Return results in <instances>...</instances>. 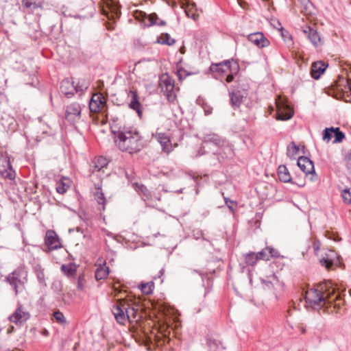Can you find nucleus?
<instances>
[{
  "label": "nucleus",
  "instance_id": "nucleus-33",
  "mask_svg": "<svg viewBox=\"0 0 351 351\" xmlns=\"http://www.w3.org/2000/svg\"><path fill=\"white\" fill-rule=\"evenodd\" d=\"M34 271L39 283L43 287H46L47 283L45 282V275L44 272V269L42 267V266L40 265H36L34 267Z\"/></svg>",
  "mask_w": 351,
  "mask_h": 351
},
{
  "label": "nucleus",
  "instance_id": "nucleus-15",
  "mask_svg": "<svg viewBox=\"0 0 351 351\" xmlns=\"http://www.w3.org/2000/svg\"><path fill=\"white\" fill-rule=\"evenodd\" d=\"M81 106L77 103H73L68 105L65 110V118L71 122L78 119L81 114Z\"/></svg>",
  "mask_w": 351,
  "mask_h": 351
},
{
  "label": "nucleus",
  "instance_id": "nucleus-43",
  "mask_svg": "<svg viewBox=\"0 0 351 351\" xmlns=\"http://www.w3.org/2000/svg\"><path fill=\"white\" fill-rule=\"evenodd\" d=\"M207 343L210 351H217L221 344L219 340L215 339H208Z\"/></svg>",
  "mask_w": 351,
  "mask_h": 351
},
{
  "label": "nucleus",
  "instance_id": "nucleus-3",
  "mask_svg": "<svg viewBox=\"0 0 351 351\" xmlns=\"http://www.w3.org/2000/svg\"><path fill=\"white\" fill-rule=\"evenodd\" d=\"M27 276L25 267H19L7 277V282L14 288L16 294L24 289L25 284L27 282Z\"/></svg>",
  "mask_w": 351,
  "mask_h": 351
},
{
  "label": "nucleus",
  "instance_id": "nucleus-37",
  "mask_svg": "<svg viewBox=\"0 0 351 351\" xmlns=\"http://www.w3.org/2000/svg\"><path fill=\"white\" fill-rule=\"evenodd\" d=\"M76 266L74 264L62 265L61 266L62 271L67 276H73L76 272Z\"/></svg>",
  "mask_w": 351,
  "mask_h": 351
},
{
  "label": "nucleus",
  "instance_id": "nucleus-60",
  "mask_svg": "<svg viewBox=\"0 0 351 351\" xmlns=\"http://www.w3.org/2000/svg\"><path fill=\"white\" fill-rule=\"evenodd\" d=\"M156 199L158 200V201H160L161 199V197H160V195H158V196H156L155 197Z\"/></svg>",
  "mask_w": 351,
  "mask_h": 351
},
{
  "label": "nucleus",
  "instance_id": "nucleus-57",
  "mask_svg": "<svg viewBox=\"0 0 351 351\" xmlns=\"http://www.w3.org/2000/svg\"><path fill=\"white\" fill-rule=\"evenodd\" d=\"M298 329L302 334H305L306 332V330L303 325H299L298 326Z\"/></svg>",
  "mask_w": 351,
  "mask_h": 351
},
{
  "label": "nucleus",
  "instance_id": "nucleus-23",
  "mask_svg": "<svg viewBox=\"0 0 351 351\" xmlns=\"http://www.w3.org/2000/svg\"><path fill=\"white\" fill-rule=\"evenodd\" d=\"M219 151L213 149L215 154H217L223 160L232 158L234 156V149L232 145L226 143L223 141V145L221 147Z\"/></svg>",
  "mask_w": 351,
  "mask_h": 351
},
{
  "label": "nucleus",
  "instance_id": "nucleus-5",
  "mask_svg": "<svg viewBox=\"0 0 351 351\" xmlns=\"http://www.w3.org/2000/svg\"><path fill=\"white\" fill-rule=\"evenodd\" d=\"M210 70L213 73L219 74L228 72L237 73L239 66L237 62L228 60L219 63H213L210 66Z\"/></svg>",
  "mask_w": 351,
  "mask_h": 351
},
{
  "label": "nucleus",
  "instance_id": "nucleus-41",
  "mask_svg": "<svg viewBox=\"0 0 351 351\" xmlns=\"http://www.w3.org/2000/svg\"><path fill=\"white\" fill-rule=\"evenodd\" d=\"M299 152V147L295 144L294 142L291 143L287 147V154L289 158L294 157Z\"/></svg>",
  "mask_w": 351,
  "mask_h": 351
},
{
  "label": "nucleus",
  "instance_id": "nucleus-55",
  "mask_svg": "<svg viewBox=\"0 0 351 351\" xmlns=\"http://www.w3.org/2000/svg\"><path fill=\"white\" fill-rule=\"evenodd\" d=\"M234 74H235L234 73H230V74H228L226 78V82L228 83H230L231 82L233 81L234 80Z\"/></svg>",
  "mask_w": 351,
  "mask_h": 351
},
{
  "label": "nucleus",
  "instance_id": "nucleus-6",
  "mask_svg": "<svg viewBox=\"0 0 351 351\" xmlns=\"http://www.w3.org/2000/svg\"><path fill=\"white\" fill-rule=\"evenodd\" d=\"M89 108L92 112L106 114L107 104L105 97L100 93L93 94L89 102Z\"/></svg>",
  "mask_w": 351,
  "mask_h": 351
},
{
  "label": "nucleus",
  "instance_id": "nucleus-53",
  "mask_svg": "<svg viewBox=\"0 0 351 351\" xmlns=\"http://www.w3.org/2000/svg\"><path fill=\"white\" fill-rule=\"evenodd\" d=\"M177 73H178V78L180 80H182L187 75L185 70L182 68H180L178 69Z\"/></svg>",
  "mask_w": 351,
  "mask_h": 351
},
{
  "label": "nucleus",
  "instance_id": "nucleus-20",
  "mask_svg": "<svg viewBox=\"0 0 351 351\" xmlns=\"http://www.w3.org/2000/svg\"><path fill=\"white\" fill-rule=\"evenodd\" d=\"M297 165L306 175L315 173L313 162L308 157L300 156L298 160Z\"/></svg>",
  "mask_w": 351,
  "mask_h": 351
},
{
  "label": "nucleus",
  "instance_id": "nucleus-27",
  "mask_svg": "<svg viewBox=\"0 0 351 351\" xmlns=\"http://www.w3.org/2000/svg\"><path fill=\"white\" fill-rule=\"evenodd\" d=\"M1 123L8 131L14 132L16 129V121L9 114H5L1 117Z\"/></svg>",
  "mask_w": 351,
  "mask_h": 351
},
{
  "label": "nucleus",
  "instance_id": "nucleus-2",
  "mask_svg": "<svg viewBox=\"0 0 351 351\" xmlns=\"http://www.w3.org/2000/svg\"><path fill=\"white\" fill-rule=\"evenodd\" d=\"M114 143L122 152L137 153L143 147V141L138 130L130 126L121 128L114 132Z\"/></svg>",
  "mask_w": 351,
  "mask_h": 351
},
{
  "label": "nucleus",
  "instance_id": "nucleus-11",
  "mask_svg": "<svg viewBox=\"0 0 351 351\" xmlns=\"http://www.w3.org/2000/svg\"><path fill=\"white\" fill-rule=\"evenodd\" d=\"M45 0H22L23 11L26 14H34L36 11L43 10Z\"/></svg>",
  "mask_w": 351,
  "mask_h": 351
},
{
  "label": "nucleus",
  "instance_id": "nucleus-49",
  "mask_svg": "<svg viewBox=\"0 0 351 351\" xmlns=\"http://www.w3.org/2000/svg\"><path fill=\"white\" fill-rule=\"evenodd\" d=\"M300 5L303 8L302 12H304L305 14H308L307 10L308 8L311 5V3L309 0H298Z\"/></svg>",
  "mask_w": 351,
  "mask_h": 351
},
{
  "label": "nucleus",
  "instance_id": "nucleus-14",
  "mask_svg": "<svg viewBox=\"0 0 351 351\" xmlns=\"http://www.w3.org/2000/svg\"><path fill=\"white\" fill-rule=\"evenodd\" d=\"M29 317V313L21 305H19L14 313L10 316L9 319L11 322L21 325L26 322Z\"/></svg>",
  "mask_w": 351,
  "mask_h": 351
},
{
  "label": "nucleus",
  "instance_id": "nucleus-34",
  "mask_svg": "<svg viewBox=\"0 0 351 351\" xmlns=\"http://www.w3.org/2000/svg\"><path fill=\"white\" fill-rule=\"evenodd\" d=\"M244 262L246 265L254 266L259 260L257 253L249 252L243 255Z\"/></svg>",
  "mask_w": 351,
  "mask_h": 351
},
{
  "label": "nucleus",
  "instance_id": "nucleus-44",
  "mask_svg": "<svg viewBox=\"0 0 351 351\" xmlns=\"http://www.w3.org/2000/svg\"><path fill=\"white\" fill-rule=\"evenodd\" d=\"M334 132L333 135L335 136V139L333 141V143H340L343 141V139L345 138V134L340 131L339 128H334Z\"/></svg>",
  "mask_w": 351,
  "mask_h": 351
},
{
  "label": "nucleus",
  "instance_id": "nucleus-47",
  "mask_svg": "<svg viewBox=\"0 0 351 351\" xmlns=\"http://www.w3.org/2000/svg\"><path fill=\"white\" fill-rule=\"evenodd\" d=\"M86 287V280L84 275L81 274L79 276L77 282V289L80 291H84Z\"/></svg>",
  "mask_w": 351,
  "mask_h": 351
},
{
  "label": "nucleus",
  "instance_id": "nucleus-61",
  "mask_svg": "<svg viewBox=\"0 0 351 351\" xmlns=\"http://www.w3.org/2000/svg\"><path fill=\"white\" fill-rule=\"evenodd\" d=\"M271 278H272L274 280L276 278L275 276L273 274Z\"/></svg>",
  "mask_w": 351,
  "mask_h": 351
},
{
  "label": "nucleus",
  "instance_id": "nucleus-50",
  "mask_svg": "<svg viewBox=\"0 0 351 351\" xmlns=\"http://www.w3.org/2000/svg\"><path fill=\"white\" fill-rule=\"evenodd\" d=\"M224 201L228 208L232 212H234V206L237 205V202L235 201L231 200L228 197H224Z\"/></svg>",
  "mask_w": 351,
  "mask_h": 351
},
{
  "label": "nucleus",
  "instance_id": "nucleus-1",
  "mask_svg": "<svg viewBox=\"0 0 351 351\" xmlns=\"http://www.w3.org/2000/svg\"><path fill=\"white\" fill-rule=\"evenodd\" d=\"M306 306L313 309L325 308L328 313H338L344 304L341 293L332 282L327 281L306 291Z\"/></svg>",
  "mask_w": 351,
  "mask_h": 351
},
{
  "label": "nucleus",
  "instance_id": "nucleus-46",
  "mask_svg": "<svg viewBox=\"0 0 351 351\" xmlns=\"http://www.w3.org/2000/svg\"><path fill=\"white\" fill-rule=\"evenodd\" d=\"M257 254H258V257L259 260H263V261L270 260L267 247L263 249L261 252H258Z\"/></svg>",
  "mask_w": 351,
  "mask_h": 351
},
{
  "label": "nucleus",
  "instance_id": "nucleus-42",
  "mask_svg": "<svg viewBox=\"0 0 351 351\" xmlns=\"http://www.w3.org/2000/svg\"><path fill=\"white\" fill-rule=\"evenodd\" d=\"M53 315L55 320L58 323H59L62 325H64L66 324V320L64 315L60 311H55L53 313Z\"/></svg>",
  "mask_w": 351,
  "mask_h": 351
},
{
  "label": "nucleus",
  "instance_id": "nucleus-9",
  "mask_svg": "<svg viewBox=\"0 0 351 351\" xmlns=\"http://www.w3.org/2000/svg\"><path fill=\"white\" fill-rule=\"evenodd\" d=\"M100 7L102 14L110 20H115L119 17V8L111 0H101Z\"/></svg>",
  "mask_w": 351,
  "mask_h": 351
},
{
  "label": "nucleus",
  "instance_id": "nucleus-59",
  "mask_svg": "<svg viewBox=\"0 0 351 351\" xmlns=\"http://www.w3.org/2000/svg\"><path fill=\"white\" fill-rule=\"evenodd\" d=\"M263 283L265 284V285L269 288L271 285V280H269V281H266V280H263Z\"/></svg>",
  "mask_w": 351,
  "mask_h": 351
},
{
  "label": "nucleus",
  "instance_id": "nucleus-58",
  "mask_svg": "<svg viewBox=\"0 0 351 351\" xmlns=\"http://www.w3.org/2000/svg\"><path fill=\"white\" fill-rule=\"evenodd\" d=\"M346 83H347V87L349 89V91L350 92V94H351V78L349 77L347 80Z\"/></svg>",
  "mask_w": 351,
  "mask_h": 351
},
{
  "label": "nucleus",
  "instance_id": "nucleus-48",
  "mask_svg": "<svg viewBox=\"0 0 351 351\" xmlns=\"http://www.w3.org/2000/svg\"><path fill=\"white\" fill-rule=\"evenodd\" d=\"M342 198L346 204L351 203V193L348 189H344L342 191Z\"/></svg>",
  "mask_w": 351,
  "mask_h": 351
},
{
  "label": "nucleus",
  "instance_id": "nucleus-22",
  "mask_svg": "<svg viewBox=\"0 0 351 351\" xmlns=\"http://www.w3.org/2000/svg\"><path fill=\"white\" fill-rule=\"evenodd\" d=\"M248 40L258 47H267L270 43L269 40L261 32L250 34L248 36Z\"/></svg>",
  "mask_w": 351,
  "mask_h": 351
},
{
  "label": "nucleus",
  "instance_id": "nucleus-25",
  "mask_svg": "<svg viewBox=\"0 0 351 351\" xmlns=\"http://www.w3.org/2000/svg\"><path fill=\"white\" fill-rule=\"evenodd\" d=\"M336 258H338L337 253L333 250H328L325 256L320 259L319 262L322 265L329 269L335 264Z\"/></svg>",
  "mask_w": 351,
  "mask_h": 351
},
{
  "label": "nucleus",
  "instance_id": "nucleus-40",
  "mask_svg": "<svg viewBox=\"0 0 351 351\" xmlns=\"http://www.w3.org/2000/svg\"><path fill=\"white\" fill-rule=\"evenodd\" d=\"M150 25H156L159 26H163L166 24L165 21L160 19L157 14L155 13L151 14L148 16Z\"/></svg>",
  "mask_w": 351,
  "mask_h": 351
},
{
  "label": "nucleus",
  "instance_id": "nucleus-24",
  "mask_svg": "<svg viewBox=\"0 0 351 351\" xmlns=\"http://www.w3.org/2000/svg\"><path fill=\"white\" fill-rule=\"evenodd\" d=\"M328 64L324 62L317 61L314 62L311 69V75L313 78L317 80L324 73Z\"/></svg>",
  "mask_w": 351,
  "mask_h": 351
},
{
  "label": "nucleus",
  "instance_id": "nucleus-21",
  "mask_svg": "<svg viewBox=\"0 0 351 351\" xmlns=\"http://www.w3.org/2000/svg\"><path fill=\"white\" fill-rule=\"evenodd\" d=\"M303 33L307 36L314 47H317L322 45V40L316 29L306 26L303 29Z\"/></svg>",
  "mask_w": 351,
  "mask_h": 351
},
{
  "label": "nucleus",
  "instance_id": "nucleus-26",
  "mask_svg": "<svg viewBox=\"0 0 351 351\" xmlns=\"http://www.w3.org/2000/svg\"><path fill=\"white\" fill-rule=\"evenodd\" d=\"M247 89H243V93L239 90H235L230 93L231 104L233 106L239 107L243 102V98L246 96V91Z\"/></svg>",
  "mask_w": 351,
  "mask_h": 351
},
{
  "label": "nucleus",
  "instance_id": "nucleus-62",
  "mask_svg": "<svg viewBox=\"0 0 351 351\" xmlns=\"http://www.w3.org/2000/svg\"><path fill=\"white\" fill-rule=\"evenodd\" d=\"M349 158H350V159H351V150H350V152L349 153Z\"/></svg>",
  "mask_w": 351,
  "mask_h": 351
},
{
  "label": "nucleus",
  "instance_id": "nucleus-38",
  "mask_svg": "<svg viewBox=\"0 0 351 351\" xmlns=\"http://www.w3.org/2000/svg\"><path fill=\"white\" fill-rule=\"evenodd\" d=\"M96 191L94 193L95 197L99 204L103 206V208L104 209V206L106 204V198L104 197V194L101 191V188L100 186H97L95 188Z\"/></svg>",
  "mask_w": 351,
  "mask_h": 351
},
{
  "label": "nucleus",
  "instance_id": "nucleus-16",
  "mask_svg": "<svg viewBox=\"0 0 351 351\" xmlns=\"http://www.w3.org/2000/svg\"><path fill=\"white\" fill-rule=\"evenodd\" d=\"M155 137L160 144L162 152L167 154L172 152L173 146L170 137L168 135L162 132H156Z\"/></svg>",
  "mask_w": 351,
  "mask_h": 351
},
{
  "label": "nucleus",
  "instance_id": "nucleus-29",
  "mask_svg": "<svg viewBox=\"0 0 351 351\" xmlns=\"http://www.w3.org/2000/svg\"><path fill=\"white\" fill-rule=\"evenodd\" d=\"M278 178L281 182H290L291 180V176L285 165H280L278 168Z\"/></svg>",
  "mask_w": 351,
  "mask_h": 351
},
{
  "label": "nucleus",
  "instance_id": "nucleus-52",
  "mask_svg": "<svg viewBox=\"0 0 351 351\" xmlns=\"http://www.w3.org/2000/svg\"><path fill=\"white\" fill-rule=\"evenodd\" d=\"M139 342L143 343L145 346H147L149 344V343L152 342V337L146 335L145 333H143V337H142V339L138 340Z\"/></svg>",
  "mask_w": 351,
  "mask_h": 351
},
{
  "label": "nucleus",
  "instance_id": "nucleus-45",
  "mask_svg": "<svg viewBox=\"0 0 351 351\" xmlns=\"http://www.w3.org/2000/svg\"><path fill=\"white\" fill-rule=\"evenodd\" d=\"M334 131V128L332 127L330 128H326L323 132V140L324 141L329 142L333 136Z\"/></svg>",
  "mask_w": 351,
  "mask_h": 351
},
{
  "label": "nucleus",
  "instance_id": "nucleus-17",
  "mask_svg": "<svg viewBox=\"0 0 351 351\" xmlns=\"http://www.w3.org/2000/svg\"><path fill=\"white\" fill-rule=\"evenodd\" d=\"M128 97L130 98V102L129 104V107L135 110L138 117H141L142 116V105L139 101L138 96L136 90L132 88L130 89L128 93Z\"/></svg>",
  "mask_w": 351,
  "mask_h": 351
},
{
  "label": "nucleus",
  "instance_id": "nucleus-10",
  "mask_svg": "<svg viewBox=\"0 0 351 351\" xmlns=\"http://www.w3.org/2000/svg\"><path fill=\"white\" fill-rule=\"evenodd\" d=\"M0 175L4 179L14 180L16 178V173L13 169L10 158L4 157L0 160Z\"/></svg>",
  "mask_w": 351,
  "mask_h": 351
},
{
  "label": "nucleus",
  "instance_id": "nucleus-51",
  "mask_svg": "<svg viewBox=\"0 0 351 351\" xmlns=\"http://www.w3.org/2000/svg\"><path fill=\"white\" fill-rule=\"evenodd\" d=\"M269 251V255L271 258H278L280 256V252L275 248L272 247H267Z\"/></svg>",
  "mask_w": 351,
  "mask_h": 351
},
{
  "label": "nucleus",
  "instance_id": "nucleus-32",
  "mask_svg": "<svg viewBox=\"0 0 351 351\" xmlns=\"http://www.w3.org/2000/svg\"><path fill=\"white\" fill-rule=\"evenodd\" d=\"M135 189L140 195L143 196L144 200H149L152 198L150 191L143 184L136 183Z\"/></svg>",
  "mask_w": 351,
  "mask_h": 351
},
{
  "label": "nucleus",
  "instance_id": "nucleus-19",
  "mask_svg": "<svg viewBox=\"0 0 351 351\" xmlns=\"http://www.w3.org/2000/svg\"><path fill=\"white\" fill-rule=\"evenodd\" d=\"M108 164V161L106 158L103 156L96 157L90 163V171L93 174L100 173L101 171L104 173V169L107 167Z\"/></svg>",
  "mask_w": 351,
  "mask_h": 351
},
{
  "label": "nucleus",
  "instance_id": "nucleus-31",
  "mask_svg": "<svg viewBox=\"0 0 351 351\" xmlns=\"http://www.w3.org/2000/svg\"><path fill=\"white\" fill-rule=\"evenodd\" d=\"M126 308H127V314L128 315V319L130 322L136 321V314L138 311V308L136 307L133 304L129 303L128 300H126Z\"/></svg>",
  "mask_w": 351,
  "mask_h": 351
},
{
  "label": "nucleus",
  "instance_id": "nucleus-8",
  "mask_svg": "<svg viewBox=\"0 0 351 351\" xmlns=\"http://www.w3.org/2000/svg\"><path fill=\"white\" fill-rule=\"evenodd\" d=\"M277 108V119L279 120H289L293 115V111L289 106L287 101L281 96H278L276 99Z\"/></svg>",
  "mask_w": 351,
  "mask_h": 351
},
{
  "label": "nucleus",
  "instance_id": "nucleus-12",
  "mask_svg": "<svg viewBox=\"0 0 351 351\" xmlns=\"http://www.w3.org/2000/svg\"><path fill=\"white\" fill-rule=\"evenodd\" d=\"M45 243L50 251L62 247L61 241L58 235L55 231L51 230H49L46 232Z\"/></svg>",
  "mask_w": 351,
  "mask_h": 351
},
{
  "label": "nucleus",
  "instance_id": "nucleus-36",
  "mask_svg": "<svg viewBox=\"0 0 351 351\" xmlns=\"http://www.w3.org/2000/svg\"><path fill=\"white\" fill-rule=\"evenodd\" d=\"M158 42L162 45H173L176 40L171 38L169 34H162L158 38Z\"/></svg>",
  "mask_w": 351,
  "mask_h": 351
},
{
  "label": "nucleus",
  "instance_id": "nucleus-35",
  "mask_svg": "<svg viewBox=\"0 0 351 351\" xmlns=\"http://www.w3.org/2000/svg\"><path fill=\"white\" fill-rule=\"evenodd\" d=\"M139 289L145 295H149L152 293L154 289V283L153 281L148 282H142L139 286Z\"/></svg>",
  "mask_w": 351,
  "mask_h": 351
},
{
  "label": "nucleus",
  "instance_id": "nucleus-4",
  "mask_svg": "<svg viewBox=\"0 0 351 351\" xmlns=\"http://www.w3.org/2000/svg\"><path fill=\"white\" fill-rule=\"evenodd\" d=\"M159 86L166 95L169 101L173 102L176 100V95L174 93V80L167 73H162L160 75Z\"/></svg>",
  "mask_w": 351,
  "mask_h": 351
},
{
  "label": "nucleus",
  "instance_id": "nucleus-54",
  "mask_svg": "<svg viewBox=\"0 0 351 351\" xmlns=\"http://www.w3.org/2000/svg\"><path fill=\"white\" fill-rule=\"evenodd\" d=\"M326 237H327L330 239L334 240L335 241H339L341 240L339 236H335L333 234L330 233L329 232H326Z\"/></svg>",
  "mask_w": 351,
  "mask_h": 351
},
{
  "label": "nucleus",
  "instance_id": "nucleus-7",
  "mask_svg": "<svg viewBox=\"0 0 351 351\" xmlns=\"http://www.w3.org/2000/svg\"><path fill=\"white\" fill-rule=\"evenodd\" d=\"M126 300H118L112 308V314L117 322L121 325H125L128 319L127 314Z\"/></svg>",
  "mask_w": 351,
  "mask_h": 351
},
{
  "label": "nucleus",
  "instance_id": "nucleus-28",
  "mask_svg": "<svg viewBox=\"0 0 351 351\" xmlns=\"http://www.w3.org/2000/svg\"><path fill=\"white\" fill-rule=\"evenodd\" d=\"M109 274V268L106 266V263L99 264L95 271V277L97 280L106 279Z\"/></svg>",
  "mask_w": 351,
  "mask_h": 351
},
{
  "label": "nucleus",
  "instance_id": "nucleus-18",
  "mask_svg": "<svg viewBox=\"0 0 351 351\" xmlns=\"http://www.w3.org/2000/svg\"><path fill=\"white\" fill-rule=\"evenodd\" d=\"M223 140L216 134L206 136L202 143L203 149H211L213 146L217 148L221 147L223 145Z\"/></svg>",
  "mask_w": 351,
  "mask_h": 351
},
{
  "label": "nucleus",
  "instance_id": "nucleus-56",
  "mask_svg": "<svg viewBox=\"0 0 351 351\" xmlns=\"http://www.w3.org/2000/svg\"><path fill=\"white\" fill-rule=\"evenodd\" d=\"M313 247L315 252H318L320 248V243L319 241L313 242Z\"/></svg>",
  "mask_w": 351,
  "mask_h": 351
},
{
  "label": "nucleus",
  "instance_id": "nucleus-30",
  "mask_svg": "<svg viewBox=\"0 0 351 351\" xmlns=\"http://www.w3.org/2000/svg\"><path fill=\"white\" fill-rule=\"evenodd\" d=\"M71 180L68 178L63 177L60 182L57 183L56 191L60 194L65 193L70 187Z\"/></svg>",
  "mask_w": 351,
  "mask_h": 351
},
{
  "label": "nucleus",
  "instance_id": "nucleus-13",
  "mask_svg": "<svg viewBox=\"0 0 351 351\" xmlns=\"http://www.w3.org/2000/svg\"><path fill=\"white\" fill-rule=\"evenodd\" d=\"M60 88L61 93L67 97L73 95L75 93L78 91L83 90L82 87L75 85L74 82L68 79L63 80L61 82Z\"/></svg>",
  "mask_w": 351,
  "mask_h": 351
},
{
  "label": "nucleus",
  "instance_id": "nucleus-39",
  "mask_svg": "<svg viewBox=\"0 0 351 351\" xmlns=\"http://www.w3.org/2000/svg\"><path fill=\"white\" fill-rule=\"evenodd\" d=\"M195 3H192L191 5H188L185 10V12H186V14L189 17H190L195 21L198 19L199 14L197 13V10L195 8Z\"/></svg>",
  "mask_w": 351,
  "mask_h": 351
}]
</instances>
